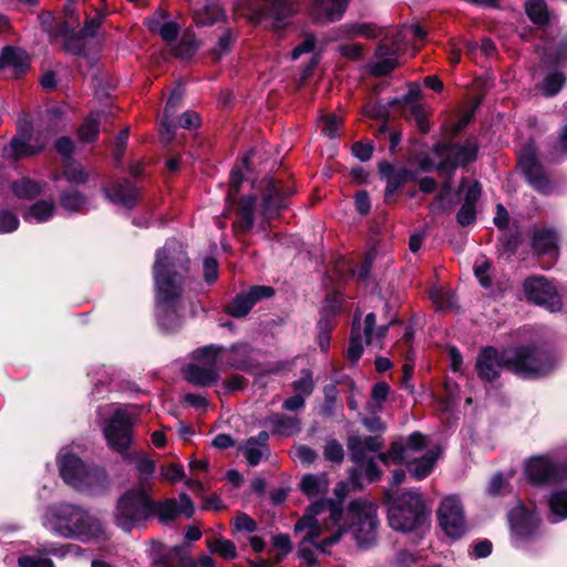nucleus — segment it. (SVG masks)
I'll use <instances>...</instances> for the list:
<instances>
[{"label":"nucleus","instance_id":"nucleus-16","mask_svg":"<svg viewBox=\"0 0 567 567\" xmlns=\"http://www.w3.org/2000/svg\"><path fill=\"white\" fill-rule=\"evenodd\" d=\"M527 480L534 485L548 484L567 476L565 470L548 455L528 458L524 468Z\"/></svg>","mask_w":567,"mask_h":567},{"label":"nucleus","instance_id":"nucleus-7","mask_svg":"<svg viewBox=\"0 0 567 567\" xmlns=\"http://www.w3.org/2000/svg\"><path fill=\"white\" fill-rule=\"evenodd\" d=\"M424 447L425 436L415 432L404 443H393L388 453L379 454V458L385 465L404 463L414 478L423 480L433 471L441 454L437 446L425 451Z\"/></svg>","mask_w":567,"mask_h":567},{"label":"nucleus","instance_id":"nucleus-19","mask_svg":"<svg viewBox=\"0 0 567 567\" xmlns=\"http://www.w3.org/2000/svg\"><path fill=\"white\" fill-rule=\"evenodd\" d=\"M262 200L259 206V213L264 220L272 219L284 207V198L275 183L270 177L261 181Z\"/></svg>","mask_w":567,"mask_h":567},{"label":"nucleus","instance_id":"nucleus-36","mask_svg":"<svg viewBox=\"0 0 567 567\" xmlns=\"http://www.w3.org/2000/svg\"><path fill=\"white\" fill-rule=\"evenodd\" d=\"M419 94V90L416 87L410 89L408 94L404 95L403 102L410 103V113L411 116H413L422 132H426L429 130V124L426 122L425 112L422 107V105L414 103V100L416 99Z\"/></svg>","mask_w":567,"mask_h":567},{"label":"nucleus","instance_id":"nucleus-47","mask_svg":"<svg viewBox=\"0 0 567 567\" xmlns=\"http://www.w3.org/2000/svg\"><path fill=\"white\" fill-rule=\"evenodd\" d=\"M61 205L69 212H80L85 205V198L79 192L66 193L61 197Z\"/></svg>","mask_w":567,"mask_h":567},{"label":"nucleus","instance_id":"nucleus-34","mask_svg":"<svg viewBox=\"0 0 567 567\" xmlns=\"http://www.w3.org/2000/svg\"><path fill=\"white\" fill-rule=\"evenodd\" d=\"M12 189L17 197L31 199L37 197L42 192V184L23 177L12 185Z\"/></svg>","mask_w":567,"mask_h":567},{"label":"nucleus","instance_id":"nucleus-10","mask_svg":"<svg viewBox=\"0 0 567 567\" xmlns=\"http://www.w3.org/2000/svg\"><path fill=\"white\" fill-rule=\"evenodd\" d=\"M153 513L152 502L143 487L128 491L117 504L115 524L130 532Z\"/></svg>","mask_w":567,"mask_h":567},{"label":"nucleus","instance_id":"nucleus-45","mask_svg":"<svg viewBox=\"0 0 567 567\" xmlns=\"http://www.w3.org/2000/svg\"><path fill=\"white\" fill-rule=\"evenodd\" d=\"M565 83V78L560 72H554L549 74L543 84V93L546 96H553L557 94Z\"/></svg>","mask_w":567,"mask_h":567},{"label":"nucleus","instance_id":"nucleus-29","mask_svg":"<svg viewBox=\"0 0 567 567\" xmlns=\"http://www.w3.org/2000/svg\"><path fill=\"white\" fill-rule=\"evenodd\" d=\"M223 16L219 6L209 0L197 3L193 9V18L197 25H208L215 23Z\"/></svg>","mask_w":567,"mask_h":567},{"label":"nucleus","instance_id":"nucleus-21","mask_svg":"<svg viewBox=\"0 0 567 567\" xmlns=\"http://www.w3.org/2000/svg\"><path fill=\"white\" fill-rule=\"evenodd\" d=\"M512 530L519 537H528L538 527L539 519L523 505L514 507L508 515Z\"/></svg>","mask_w":567,"mask_h":567},{"label":"nucleus","instance_id":"nucleus-42","mask_svg":"<svg viewBox=\"0 0 567 567\" xmlns=\"http://www.w3.org/2000/svg\"><path fill=\"white\" fill-rule=\"evenodd\" d=\"M153 514L157 515L159 520L169 522L174 519L178 514L177 502L175 499H167L163 503H153Z\"/></svg>","mask_w":567,"mask_h":567},{"label":"nucleus","instance_id":"nucleus-31","mask_svg":"<svg viewBox=\"0 0 567 567\" xmlns=\"http://www.w3.org/2000/svg\"><path fill=\"white\" fill-rule=\"evenodd\" d=\"M256 207L255 196L243 198L239 203V207L237 209L238 220L236 224L241 230L246 231L252 227Z\"/></svg>","mask_w":567,"mask_h":567},{"label":"nucleus","instance_id":"nucleus-37","mask_svg":"<svg viewBox=\"0 0 567 567\" xmlns=\"http://www.w3.org/2000/svg\"><path fill=\"white\" fill-rule=\"evenodd\" d=\"M430 298L439 310L453 309L456 305L454 293L443 287H433L430 290Z\"/></svg>","mask_w":567,"mask_h":567},{"label":"nucleus","instance_id":"nucleus-61","mask_svg":"<svg viewBox=\"0 0 567 567\" xmlns=\"http://www.w3.org/2000/svg\"><path fill=\"white\" fill-rule=\"evenodd\" d=\"M19 567H53V563L48 558L38 556H23L18 560Z\"/></svg>","mask_w":567,"mask_h":567},{"label":"nucleus","instance_id":"nucleus-4","mask_svg":"<svg viewBox=\"0 0 567 567\" xmlns=\"http://www.w3.org/2000/svg\"><path fill=\"white\" fill-rule=\"evenodd\" d=\"M42 525L52 534L82 543L109 539L103 523L85 508L72 503H58L47 507Z\"/></svg>","mask_w":567,"mask_h":567},{"label":"nucleus","instance_id":"nucleus-12","mask_svg":"<svg viewBox=\"0 0 567 567\" xmlns=\"http://www.w3.org/2000/svg\"><path fill=\"white\" fill-rule=\"evenodd\" d=\"M223 349L207 346L194 351L192 362L183 370L185 379L200 386L215 383L219 378L218 362Z\"/></svg>","mask_w":567,"mask_h":567},{"label":"nucleus","instance_id":"nucleus-27","mask_svg":"<svg viewBox=\"0 0 567 567\" xmlns=\"http://www.w3.org/2000/svg\"><path fill=\"white\" fill-rule=\"evenodd\" d=\"M268 433L264 431L260 432L257 437H250L247 440L243 450L249 465L255 466L259 464L260 461L266 456L268 452Z\"/></svg>","mask_w":567,"mask_h":567},{"label":"nucleus","instance_id":"nucleus-6","mask_svg":"<svg viewBox=\"0 0 567 567\" xmlns=\"http://www.w3.org/2000/svg\"><path fill=\"white\" fill-rule=\"evenodd\" d=\"M336 501L322 498L318 502H330L336 504L342 513L341 523L347 524V532H350L360 547H367L375 540L378 518L377 507L365 498H358L350 502L347 513L343 512L342 502L348 493V487L340 482L333 489Z\"/></svg>","mask_w":567,"mask_h":567},{"label":"nucleus","instance_id":"nucleus-62","mask_svg":"<svg viewBox=\"0 0 567 567\" xmlns=\"http://www.w3.org/2000/svg\"><path fill=\"white\" fill-rule=\"evenodd\" d=\"M243 182V175L240 173V171L238 168L236 169H233L231 171V174H230V179H229V189H228V195H227V199L229 203H233L239 192V186Z\"/></svg>","mask_w":567,"mask_h":567},{"label":"nucleus","instance_id":"nucleus-59","mask_svg":"<svg viewBox=\"0 0 567 567\" xmlns=\"http://www.w3.org/2000/svg\"><path fill=\"white\" fill-rule=\"evenodd\" d=\"M184 470L182 465L169 464L161 467V477L167 482H176L182 480Z\"/></svg>","mask_w":567,"mask_h":567},{"label":"nucleus","instance_id":"nucleus-1","mask_svg":"<svg viewBox=\"0 0 567 567\" xmlns=\"http://www.w3.org/2000/svg\"><path fill=\"white\" fill-rule=\"evenodd\" d=\"M187 257L182 245L172 239L156 252L154 281L156 287V317L165 330H174L181 323L183 309V272Z\"/></svg>","mask_w":567,"mask_h":567},{"label":"nucleus","instance_id":"nucleus-20","mask_svg":"<svg viewBox=\"0 0 567 567\" xmlns=\"http://www.w3.org/2000/svg\"><path fill=\"white\" fill-rule=\"evenodd\" d=\"M445 159L439 165L442 173H452L458 165H465L475 159L476 148L472 144L449 145L444 151Z\"/></svg>","mask_w":567,"mask_h":567},{"label":"nucleus","instance_id":"nucleus-41","mask_svg":"<svg viewBox=\"0 0 567 567\" xmlns=\"http://www.w3.org/2000/svg\"><path fill=\"white\" fill-rule=\"evenodd\" d=\"M363 352L362 332L357 323H353L347 357L351 362H357Z\"/></svg>","mask_w":567,"mask_h":567},{"label":"nucleus","instance_id":"nucleus-22","mask_svg":"<svg viewBox=\"0 0 567 567\" xmlns=\"http://www.w3.org/2000/svg\"><path fill=\"white\" fill-rule=\"evenodd\" d=\"M105 196L114 204L132 208L137 199V189L126 179L116 182L111 188H104Z\"/></svg>","mask_w":567,"mask_h":567},{"label":"nucleus","instance_id":"nucleus-17","mask_svg":"<svg viewBox=\"0 0 567 567\" xmlns=\"http://www.w3.org/2000/svg\"><path fill=\"white\" fill-rule=\"evenodd\" d=\"M274 290L268 286H254L248 291L237 295L233 301L226 307V312L229 316L241 318L245 317L254 307V305L264 299L272 296Z\"/></svg>","mask_w":567,"mask_h":567},{"label":"nucleus","instance_id":"nucleus-54","mask_svg":"<svg viewBox=\"0 0 567 567\" xmlns=\"http://www.w3.org/2000/svg\"><path fill=\"white\" fill-rule=\"evenodd\" d=\"M386 34H388V42L391 45L392 35H390L388 31H385L381 28H377L373 24H369V23L361 24L360 37H362L364 39H375V38L383 35V38H382V40H383Z\"/></svg>","mask_w":567,"mask_h":567},{"label":"nucleus","instance_id":"nucleus-24","mask_svg":"<svg viewBox=\"0 0 567 567\" xmlns=\"http://www.w3.org/2000/svg\"><path fill=\"white\" fill-rule=\"evenodd\" d=\"M349 0H313L312 13L317 20L334 21L342 17Z\"/></svg>","mask_w":567,"mask_h":567},{"label":"nucleus","instance_id":"nucleus-8","mask_svg":"<svg viewBox=\"0 0 567 567\" xmlns=\"http://www.w3.org/2000/svg\"><path fill=\"white\" fill-rule=\"evenodd\" d=\"M59 468L63 481L72 487L90 494L103 491L109 477L103 467L86 466L75 454L62 450L59 455Z\"/></svg>","mask_w":567,"mask_h":567},{"label":"nucleus","instance_id":"nucleus-13","mask_svg":"<svg viewBox=\"0 0 567 567\" xmlns=\"http://www.w3.org/2000/svg\"><path fill=\"white\" fill-rule=\"evenodd\" d=\"M524 293L535 305L545 307L550 312L561 309L560 296L556 287L546 278L535 276L524 281Z\"/></svg>","mask_w":567,"mask_h":567},{"label":"nucleus","instance_id":"nucleus-23","mask_svg":"<svg viewBox=\"0 0 567 567\" xmlns=\"http://www.w3.org/2000/svg\"><path fill=\"white\" fill-rule=\"evenodd\" d=\"M45 145L42 142L38 145H31L25 134L14 136L10 144L3 148V156L8 159L19 161L39 153Z\"/></svg>","mask_w":567,"mask_h":567},{"label":"nucleus","instance_id":"nucleus-48","mask_svg":"<svg viewBox=\"0 0 567 567\" xmlns=\"http://www.w3.org/2000/svg\"><path fill=\"white\" fill-rule=\"evenodd\" d=\"M348 447L350 451L351 458L358 463L361 464L365 458V445L362 442L361 436H351L348 441Z\"/></svg>","mask_w":567,"mask_h":567},{"label":"nucleus","instance_id":"nucleus-5","mask_svg":"<svg viewBox=\"0 0 567 567\" xmlns=\"http://www.w3.org/2000/svg\"><path fill=\"white\" fill-rule=\"evenodd\" d=\"M110 414V420L103 426V433L107 445L123 456V460L135 467L143 483L155 472V461L142 452H128L133 440V427L136 422V413L131 410L109 405L100 410V414Z\"/></svg>","mask_w":567,"mask_h":567},{"label":"nucleus","instance_id":"nucleus-14","mask_svg":"<svg viewBox=\"0 0 567 567\" xmlns=\"http://www.w3.org/2000/svg\"><path fill=\"white\" fill-rule=\"evenodd\" d=\"M437 516L442 529L449 537L457 539L466 533L467 525L463 505L457 497H445L441 503Z\"/></svg>","mask_w":567,"mask_h":567},{"label":"nucleus","instance_id":"nucleus-33","mask_svg":"<svg viewBox=\"0 0 567 567\" xmlns=\"http://www.w3.org/2000/svg\"><path fill=\"white\" fill-rule=\"evenodd\" d=\"M102 112H92L79 128V136L82 142H92L96 138L100 130Z\"/></svg>","mask_w":567,"mask_h":567},{"label":"nucleus","instance_id":"nucleus-18","mask_svg":"<svg viewBox=\"0 0 567 567\" xmlns=\"http://www.w3.org/2000/svg\"><path fill=\"white\" fill-rule=\"evenodd\" d=\"M30 68L28 53L19 48L6 47L0 54V70L8 76L17 78Z\"/></svg>","mask_w":567,"mask_h":567},{"label":"nucleus","instance_id":"nucleus-44","mask_svg":"<svg viewBox=\"0 0 567 567\" xmlns=\"http://www.w3.org/2000/svg\"><path fill=\"white\" fill-rule=\"evenodd\" d=\"M63 175L69 182L74 184H83L89 178V173L82 167V165L70 161L65 163Z\"/></svg>","mask_w":567,"mask_h":567},{"label":"nucleus","instance_id":"nucleus-49","mask_svg":"<svg viewBox=\"0 0 567 567\" xmlns=\"http://www.w3.org/2000/svg\"><path fill=\"white\" fill-rule=\"evenodd\" d=\"M361 24L362 23H346L336 30V35H333L332 40H342V39H354L357 37H360L361 31Z\"/></svg>","mask_w":567,"mask_h":567},{"label":"nucleus","instance_id":"nucleus-57","mask_svg":"<svg viewBox=\"0 0 567 567\" xmlns=\"http://www.w3.org/2000/svg\"><path fill=\"white\" fill-rule=\"evenodd\" d=\"M323 454L331 462H341L344 456L342 445L334 440L327 442Z\"/></svg>","mask_w":567,"mask_h":567},{"label":"nucleus","instance_id":"nucleus-58","mask_svg":"<svg viewBox=\"0 0 567 567\" xmlns=\"http://www.w3.org/2000/svg\"><path fill=\"white\" fill-rule=\"evenodd\" d=\"M389 389V385L384 382L377 383L372 389L371 402L369 404L373 409L379 408L385 401Z\"/></svg>","mask_w":567,"mask_h":567},{"label":"nucleus","instance_id":"nucleus-39","mask_svg":"<svg viewBox=\"0 0 567 567\" xmlns=\"http://www.w3.org/2000/svg\"><path fill=\"white\" fill-rule=\"evenodd\" d=\"M207 547L210 553L217 554L224 559L231 560L237 557V549L235 544L225 538H218L207 542Z\"/></svg>","mask_w":567,"mask_h":567},{"label":"nucleus","instance_id":"nucleus-11","mask_svg":"<svg viewBox=\"0 0 567 567\" xmlns=\"http://www.w3.org/2000/svg\"><path fill=\"white\" fill-rule=\"evenodd\" d=\"M411 37L416 40H422L425 37V31L417 24L404 27L392 34L391 47L388 42V34L377 47L375 58L377 61L370 65V71L377 76L390 73L398 64L396 54L401 50V43L404 39Z\"/></svg>","mask_w":567,"mask_h":567},{"label":"nucleus","instance_id":"nucleus-50","mask_svg":"<svg viewBox=\"0 0 567 567\" xmlns=\"http://www.w3.org/2000/svg\"><path fill=\"white\" fill-rule=\"evenodd\" d=\"M451 190L452 184L451 182H445L442 186L440 195L437 196L435 203L432 205L431 209L433 213L439 210H445L451 205Z\"/></svg>","mask_w":567,"mask_h":567},{"label":"nucleus","instance_id":"nucleus-32","mask_svg":"<svg viewBox=\"0 0 567 567\" xmlns=\"http://www.w3.org/2000/svg\"><path fill=\"white\" fill-rule=\"evenodd\" d=\"M388 326H380L375 327V315L374 313H368L364 319V337L365 342L369 346L381 348L382 347V339L386 334Z\"/></svg>","mask_w":567,"mask_h":567},{"label":"nucleus","instance_id":"nucleus-25","mask_svg":"<svg viewBox=\"0 0 567 567\" xmlns=\"http://www.w3.org/2000/svg\"><path fill=\"white\" fill-rule=\"evenodd\" d=\"M183 97V90L182 87H176L172 92L165 110H164V118L161 123V136L165 142H169L174 135V124L172 122V117L176 111V109L179 106V103Z\"/></svg>","mask_w":567,"mask_h":567},{"label":"nucleus","instance_id":"nucleus-35","mask_svg":"<svg viewBox=\"0 0 567 567\" xmlns=\"http://www.w3.org/2000/svg\"><path fill=\"white\" fill-rule=\"evenodd\" d=\"M54 207L55 206L52 200L38 202L30 207L24 218L27 221H47L53 215Z\"/></svg>","mask_w":567,"mask_h":567},{"label":"nucleus","instance_id":"nucleus-53","mask_svg":"<svg viewBox=\"0 0 567 567\" xmlns=\"http://www.w3.org/2000/svg\"><path fill=\"white\" fill-rule=\"evenodd\" d=\"M19 226L18 217L8 210L0 212V234L14 231Z\"/></svg>","mask_w":567,"mask_h":567},{"label":"nucleus","instance_id":"nucleus-40","mask_svg":"<svg viewBox=\"0 0 567 567\" xmlns=\"http://www.w3.org/2000/svg\"><path fill=\"white\" fill-rule=\"evenodd\" d=\"M274 431L280 435L289 436L300 430L299 421L297 417L276 415L271 420Z\"/></svg>","mask_w":567,"mask_h":567},{"label":"nucleus","instance_id":"nucleus-3","mask_svg":"<svg viewBox=\"0 0 567 567\" xmlns=\"http://www.w3.org/2000/svg\"><path fill=\"white\" fill-rule=\"evenodd\" d=\"M556 361L551 354L538 349L522 348L502 355L493 348L481 351L476 360L478 375L487 381L499 375L505 367L522 378H539L549 373Z\"/></svg>","mask_w":567,"mask_h":567},{"label":"nucleus","instance_id":"nucleus-64","mask_svg":"<svg viewBox=\"0 0 567 567\" xmlns=\"http://www.w3.org/2000/svg\"><path fill=\"white\" fill-rule=\"evenodd\" d=\"M204 277L208 284H213L218 278V264L214 258H206L204 261Z\"/></svg>","mask_w":567,"mask_h":567},{"label":"nucleus","instance_id":"nucleus-9","mask_svg":"<svg viewBox=\"0 0 567 567\" xmlns=\"http://www.w3.org/2000/svg\"><path fill=\"white\" fill-rule=\"evenodd\" d=\"M389 501L388 519L390 526L399 532H411L425 520L426 512L422 495L409 491L393 497L386 492Z\"/></svg>","mask_w":567,"mask_h":567},{"label":"nucleus","instance_id":"nucleus-15","mask_svg":"<svg viewBox=\"0 0 567 567\" xmlns=\"http://www.w3.org/2000/svg\"><path fill=\"white\" fill-rule=\"evenodd\" d=\"M518 167L524 173L528 184L537 192L548 194L551 190V184L537 159L533 143L525 145L518 153Z\"/></svg>","mask_w":567,"mask_h":567},{"label":"nucleus","instance_id":"nucleus-30","mask_svg":"<svg viewBox=\"0 0 567 567\" xmlns=\"http://www.w3.org/2000/svg\"><path fill=\"white\" fill-rule=\"evenodd\" d=\"M103 21V17L97 14L93 18L86 19L84 27L79 32V39L70 40L66 44V49L72 51L75 54H80L83 51L82 45H73V42H76L82 39L93 38L99 34Z\"/></svg>","mask_w":567,"mask_h":567},{"label":"nucleus","instance_id":"nucleus-43","mask_svg":"<svg viewBox=\"0 0 567 567\" xmlns=\"http://www.w3.org/2000/svg\"><path fill=\"white\" fill-rule=\"evenodd\" d=\"M526 12L535 23L544 24L548 21V11L544 0H528Z\"/></svg>","mask_w":567,"mask_h":567},{"label":"nucleus","instance_id":"nucleus-55","mask_svg":"<svg viewBox=\"0 0 567 567\" xmlns=\"http://www.w3.org/2000/svg\"><path fill=\"white\" fill-rule=\"evenodd\" d=\"M179 32V27L174 21H166L163 23V25L159 28V35L161 38L167 42L168 44H172L176 41L177 35Z\"/></svg>","mask_w":567,"mask_h":567},{"label":"nucleus","instance_id":"nucleus-46","mask_svg":"<svg viewBox=\"0 0 567 567\" xmlns=\"http://www.w3.org/2000/svg\"><path fill=\"white\" fill-rule=\"evenodd\" d=\"M197 44L195 38L190 34H184L181 42L173 48L174 54L183 59L192 56L196 51Z\"/></svg>","mask_w":567,"mask_h":567},{"label":"nucleus","instance_id":"nucleus-63","mask_svg":"<svg viewBox=\"0 0 567 567\" xmlns=\"http://www.w3.org/2000/svg\"><path fill=\"white\" fill-rule=\"evenodd\" d=\"M293 388L297 394H301L302 396L309 395L313 389L311 374L309 372H305L303 377L295 382Z\"/></svg>","mask_w":567,"mask_h":567},{"label":"nucleus","instance_id":"nucleus-28","mask_svg":"<svg viewBox=\"0 0 567 567\" xmlns=\"http://www.w3.org/2000/svg\"><path fill=\"white\" fill-rule=\"evenodd\" d=\"M558 236L551 228H540L534 231L533 248L537 254L555 255L557 251Z\"/></svg>","mask_w":567,"mask_h":567},{"label":"nucleus","instance_id":"nucleus-60","mask_svg":"<svg viewBox=\"0 0 567 567\" xmlns=\"http://www.w3.org/2000/svg\"><path fill=\"white\" fill-rule=\"evenodd\" d=\"M341 124V118L337 115H328L323 118L322 133L330 138H333L338 134V130Z\"/></svg>","mask_w":567,"mask_h":567},{"label":"nucleus","instance_id":"nucleus-56","mask_svg":"<svg viewBox=\"0 0 567 567\" xmlns=\"http://www.w3.org/2000/svg\"><path fill=\"white\" fill-rule=\"evenodd\" d=\"M233 524H234L235 529L238 532L252 533L257 528L256 522L245 513L238 514L234 518Z\"/></svg>","mask_w":567,"mask_h":567},{"label":"nucleus","instance_id":"nucleus-51","mask_svg":"<svg viewBox=\"0 0 567 567\" xmlns=\"http://www.w3.org/2000/svg\"><path fill=\"white\" fill-rule=\"evenodd\" d=\"M363 45L361 43H347L339 47V53L349 60L360 61L363 58Z\"/></svg>","mask_w":567,"mask_h":567},{"label":"nucleus","instance_id":"nucleus-26","mask_svg":"<svg viewBox=\"0 0 567 567\" xmlns=\"http://www.w3.org/2000/svg\"><path fill=\"white\" fill-rule=\"evenodd\" d=\"M300 489L310 499H322L328 493L329 481L324 474H307L302 477Z\"/></svg>","mask_w":567,"mask_h":567},{"label":"nucleus","instance_id":"nucleus-38","mask_svg":"<svg viewBox=\"0 0 567 567\" xmlns=\"http://www.w3.org/2000/svg\"><path fill=\"white\" fill-rule=\"evenodd\" d=\"M549 508L553 522L567 518V491H556L549 498Z\"/></svg>","mask_w":567,"mask_h":567},{"label":"nucleus","instance_id":"nucleus-2","mask_svg":"<svg viewBox=\"0 0 567 567\" xmlns=\"http://www.w3.org/2000/svg\"><path fill=\"white\" fill-rule=\"evenodd\" d=\"M341 519L342 513L336 504L313 502L297 522L295 532L303 534L298 553L307 566L316 564L317 553H326L347 533V524Z\"/></svg>","mask_w":567,"mask_h":567},{"label":"nucleus","instance_id":"nucleus-52","mask_svg":"<svg viewBox=\"0 0 567 567\" xmlns=\"http://www.w3.org/2000/svg\"><path fill=\"white\" fill-rule=\"evenodd\" d=\"M475 218V205L470 202H464L456 216L457 223L462 226H467L474 223Z\"/></svg>","mask_w":567,"mask_h":567}]
</instances>
